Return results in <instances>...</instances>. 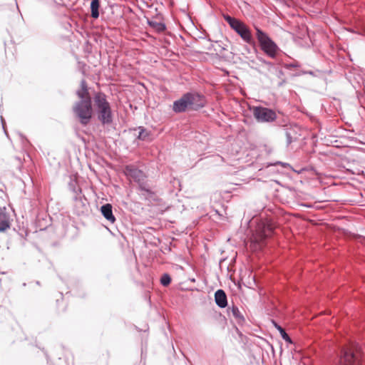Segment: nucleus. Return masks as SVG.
Wrapping results in <instances>:
<instances>
[{
  "label": "nucleus",
  "mask_w": 365,
  "mask_h": 365,
  "mask_svg": "<svg viewBox=\"0 0 365 365\" xmlns=\"http://www.w3.org/2000/svg\"><path fill=\"white\" fill-rule=\"evenodd\" d=\"M205 96L197 92H187L182 97L174 101L173 110L176 113H183L186 110H198L205 106Z\"/></svg>",
  "instance_id": "obj_1"
},
{
  "label": "nucleus",
  "mask_w": 365,
  "mask_h": 365,
  "mask_svg": "<svg viewBox=\"0 0 365 365\" xmlns=\"http://www.w3.org/2000/svg\"><path fill=\"white\" fill-rule=\"evenodd\" d=\"M124 174L127 178L133 179L138 185V189L141 195L145 199L151 198L154 195V192L150 189L146 178L147 176L143 171L133 165H128L125 167Z\"/></svg>",
  "instance_id": "obj_2"
},
{
  "label": "nucleus",
  "mask_w": 365,
  "mask_h": 365,
  "mask_svg": "<svg viewBox=\"0 0 365 365\" xmlns=\"http://www.w3.org/2000/svg\"><path fill=\"white\" fill-rule=\"evenodd\" d=\"M93 101L98 120L103 125L111 124L113 123V112L106 94L103 92L96 93Z\"/></svg>",
  "instance_id": "obj_3"
},
{
  "label": "nucleus",
  "mask_w": 365,
  "mask_h": 365,
  "mask_svg": "<svg viewBox=\"0 0 365 365\" xmlns=\"http://www.w3.org/2000/svg\"><path fill=\"white\" fill-rule=\"evenodd\" d=\"M274 227L268 220H260L256 226L250 239L252 245L254 249H261L267 238L270 237L273 233Z\"/></svg>",
  "instance_id": "obj_4"
},
{
  "label": "nucleus",
  "mask_w": 365,
  "mask_h": 365,
  "mask_svg": "<svg viewBox=\"0 0 365 365\" xmlns=\"http://www.w3.org/2000/svg\"><path fill=\"white\" fill-rule=\"evenodd\" d=\"M361 351L359 344L349 342L342 348L339 365H361Z\"/></svg>",
  "instance_id": "obj_5"
},
{
  "label": "nucleus",
  "mask_w": 365,
  "mask_h": 365,
  "mask_svg": "<svg viewBox=\"0 0 365 365\" xmlns=\"http://www.w3.org/2000/svg\"><path fill=\"white\" fill-rule=\"evenodd\" d=\"M74 114L78 118L80 123L86 125L92 118V101L91 98L80 100L76 102L73 108Z\"/></svg>",
  "instance_id": "obj_6"
},
{
  "label": "nucleus",
  "mask_w": 365,
  "mask_h": 365,
  "mask_svg": "<svg viewBox=\"0 0 365 365\" xmlns=\"http://www.w3.org/2000/svg\"><path fill=\"white\" fill-rule=\"evenodd\" d=\"M256 37L261 49L271 58H275L279 50L277 45L261 29L256 28Z\"/></svg>",
  "instance_id": "obj_7"
},
{
  "label": "nucleus",
  "mask_w": 365,
  "mask_h": 365,
  "mask_svg": "<svg viewBox=\"0 0 365 365\" xmlns=\"http://www.w3.org/2000/svg\"><path fill=\"white\" fill-rule=\"evenodd\" d=\"M223 17L230 26L235 31L246 43H251L252 38L250 31L244 23L229 15H224Z\"/></svg>",
  "instance_id": "obj_8"
},
{
  "label": "nucleus",
  "mask_w": 365,
  "mask_h": 365,
  "mask_svg": "<svg viewBox=\"0 0 365 365\" xmlns=\"http://www.w3.org/2000/svg\"><path fill=\"white\" fill-rule=\"evenodd\" d=\"M252 115L259 123H272L277 117L274 110L262 106L253 107Z\"/></svg>",
  "instance_id": "obj_9"
},
{
  "label": "nucleus",
  "mask_w": 365,
  "mask_h": 365,
  "mask_svg": "<svg viewBox=\"0 0 365 365\" xmlns=\"http://www.w3.org/2000/svg\"><path fill=\"white\" fill-rule=\"evenodd\" d=\"M227 314L229 317L232 318L239 325H242L245 322L244 315L240 312L239 308L235 304H232L231 307H228Z\"/></svg>",
  "instance_id": "obj_10"
},
{
  "label": "nucleus",
  "mask_w": 365,
  "mask_h": 365,
  "mask_svg": "<svg viewBox=\"0 0 365 365\" xmlns=\"http://www.w3.org/2000/svg\"><path fill=\"white\" fill-rule=\"evenodd\" d=\"M11 227V217L5 207H0V232H5Z\"/></svg>",
  "instance_id": "obj_11"
},
{
  "label": "nucleus",
  "mask_w": 365,
  "mask_h": 365,
  "mask_svg": "<svg viewBox=\"0 0 365 365\" xmlns=\"http://www.w3.org/2000/svg\"><path fill=\"white\" fill-rule=\"evenodd\" d=\"M101 212L103 216L110 223L115 222V217L113 213V207L110 204L107 203L101 207Z\"/></svg>",
  "instance_id": "obj_12"
},
{
  "label": "nucleus",
  "mask_w": 365,
  "mask_h": 365,
  "mask_svg": "<svg viewBox=\"0 0 365 365\" xmlns=\"http://www.w3.org/2000/svg\"><path fill=\"white\" fill-rule=\"evenodd\" d=\"M215 301L220 308H225L227 306V295L224 290L218 289L215 293Z\"/></svg>",
  "instance_id": "obj_13"
},
{
  "label": "nucleus",
  "mask_w": 365,
  "mask_h": 365,
  "mask_svg": "<svg viewBox=\"0 0 365 365\" xmlns=\"http://www.w3.org/2000/svg\"><path fill=\"white\" fill-rule=\"evenodd\" d=\"M81 89L77 91L76 94L78 97L81 99H86L87 98H91L88 91L86 82L85 80H83L81 82Z\"/></svg>",
  "instance_id": "obj_14"
},
{
  "label": "nucleus",
  "mask_w": 365,
  "mask_h": 365,
  "mask_svg": "<svg viewBox=\"0 0 365 365\" xmlns=\"http://www.w3.org/2000/svg\"><path fill=\"white\" fill-rule=\"evenodd\" d=\"M99 0H92L91 3V16L93 19H98L99 16Z\"/></svg>",
  "instance_id": "obj_15"
},
{
  "label": "nucleus",
  "mask_w": 365,
  "mask_h": 365,
  "mask_svg": "<svg viewBox=\"0 0 365 365\" xmlns=\"http://www.w3.org/2000/svg\"><path fill=\"white\" fill-rule=\"evenodd\" d=\"M149 26L156 30L158 32H163L166 29L165 24L162 22H158L155 21H148Z\"/></svg>",
  "instance_id": "obj_16"
},
{
  "label": "nucleus",
  "mask_w": 365,
  "mask_h": 365,
  "mask_svg": "<svg viewBox=\"0 0 365 365\" xmlns=\"http://www.w3.org/2000/svg\"><path fill=\"white\" fill-rule=\"evenodd\" d=\"M274 327H276V329L279 331L280 334H281V336L282 338L287 341V342H289V343H292V340H291V338L289 336V335L287 334V332L285 331V330L281 327L279 326V324H277V323L274 322Z\"/></svg>",
  "instance_id": "obj_17"
},
{
  "label": "nucleus",
  "mask_w": 365,
  "mask_h": 365,
  "mask_svg": "<svg viewBox=\"0 0 365 365\" xmlns=\"http://www.w3.org/2000/svg\"><path fill=\"white\" fill-rule=\"evenodd\" d=\"M140 130L139 134L138 135V139L140 140H148V137L150 135V132L148 131L145 128L140 126L138 128Z\"/></svg>",
  "instance_id": "obj_18"
},
{
  "label": "nucleus",
  "mask_w": 365,
  "mask_h": 365,
  "mask_svg": "<svg viewBox=\"0 0 365 365\" xmlns=\"http://www.w3.org/2000/svg\"><path fill=\"white\" fill-rule=\"evenodd\" d=\"M69 187L72 190V192L76 194L74 198L75 200H77L78 195L81 192V187L77 185L76 182H71L69 183Z\"/></svg>",
  "instance_id": "obj_19"
},
{
  "label": "nucleus",
  "mask_w": 365,
  "mask_h": 365,
  "mask_svg": "<svg viewBox=\"0 0 365 365\" xmlns=\"http://www.w3.org/2000/svg\"><path fill=\"white\" fill-rule=\"evenodd\" d=\"M171 282V277L168 274H163L160 278V283L163 286H168Z\"/></svg>",
  "instance_id": "obj_20"
},
{
  "label": "nucleus",
  "mask_w": 365,
  "mask_h": 365,
  "mask_svg": "<svg viewBox=\"0 0 365 365\" xmlns=\"http://www.w3.org/2000/svg\"><path fill=\"white\" fill-rule=\"evenodd\" d=\"M286 137H287V145H289L292 142V138L291 136V134L289 132H287Z\"/></svg>",
  "instance_id": "obj_21"
},
{
  "label": "nucleus",
  "mask_w": 365,
  "mask_h": 365,
  "mask_svg": "<svg viewBox=\"0 0 365 365\" xmlns=\"http://www.w3.org/2000/svg\"><path fill=\"white\" fill-rule=\"evenodd\" d=\"M277 164H280V165H282L284 168L289 165L288 163H282V162H279V161L276 162L274 165H277Z\"/></svg>",
  "instance_id": "obj_22"
},
{
  "label": "nucleus",
  "mask_w": 365,
  "mask_h": 365,
  "mask_svg": "<svg viewBox=\"0 0 365 365\" xmlns=\"http://www.w3.org/2000/svg\"><path fill=\"white\" fill-rule=\"evenodd\" d=\"M1 123H2V127H3V128H4V120L2 116H1Z\"/></svg>",
  "instance_id": "obj_23"
}]
</instances>
